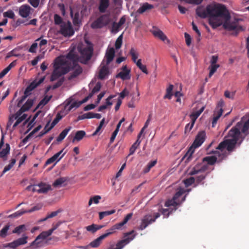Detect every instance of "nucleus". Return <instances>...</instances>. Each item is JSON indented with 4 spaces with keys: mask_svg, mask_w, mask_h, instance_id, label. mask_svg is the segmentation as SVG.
I'll use <instances>...</instances> for the list:
<instances>
[{
    "mask_svg": "<svg viewBox=\"0 0 249 249\" xmlns=\"http://www.w3.org/2000/svg\"><path fill=\"white\" fill-rule=\"evenodd\" d=\"M226 140L221 142L219 145L216 147V149L222 151L226 148H227Z\"/></svg>",
    "mask_w": 249,
    "mask_h": 249,
    "instance_id": "6e6d98bb",
    "label": "nucleus"
},
{
    "mask_svg": "<svg viewBox=\"0 0 249 249\" xmlns=\"http://www.w3.org/2000/svg\"><path fill=\"white\" fill-rule=\"evenodd\" d=\"M31 8L27 4L22 5L19 8V15L22 18H26L28 17L30 13Z\"/></svg>",
    "mask_w": 249,
    "mask_h": 249,
    "instance_id": "6ab92c4d",
    "label": "nucleus"
},
{
    "mask_svg": "<svg viewBox=\"0 0 249 249\" xmlns=\"http://www.w3.org/2000/svg\"><path fill=\"white\" fill-rule=\"evenodd\" d=\"M66 181V179L65 178H59L53 182V185L54 187H58L61 186Z\"/></svg>",
    "mask_w": 249,
    "mask_h": 249,
    "instance_id": "58836bf2",
    "label": "nucleus"
},
{
    "mask_svg": "<svg viewBox=\"0 0 249 249\" xmlns=\"http://www.w3.org/2000/svg\"><path fill=\"white\" fill-rule=\"evenodd\" d=\"M195 182V178L194 177H190L184 180V183L186 186H189Z\"/></svg>",
    "mask_w": 249,
    "mask_h": 249,
    "instance_id": "4d7b16f0",
    "label": "nucleus"
},
{
    "mask_svg": "<svg viewBox=\"0 0 249 249\" xmlns=\"http://www.w3.org/2000/svg\"><path fill=\"white\" fill-rule=\"evenodd\" d=\"M206 137V133L204 131H201L197 133L192 146L189 148L182 158L183 160H185L186 162H189L192 160L195 149L202 145L204 142Z\"/></svg>",
    "mask_w": 249,
    "mask_h": 249,
    "instance_id": "423d86ee",
    "label": "nucleus"
},
{
    "mask_svg": "<svg viewBox=\"0 0 249 249\" xmlns=\"http://www.w3.org/2000/svg\"><path fill=\"white\" fill-rule=\"evenodd\" d=\"M54 21L55 25H61L65 22L63 21L62 18L58 15L55 14L54 15Z\"/></svg>",
    "mask_w": 249,
    "mask_h": 249,
    "instance_id": "de8ad7c7",
    "label": "nucleus"
},
{
    "mask_svg": "<svg viewBox=\"0 0 249 249\" xmlns=\"http://www.w3.org/2000/svg\"><path fill=\"white\" fill-rule=\"evenodd\" d=\"M248 134H249V118L243 117L241 121L229 131L228 136L231 139L226 140L227 150L229 152L233 151L238 141L240 140L238 143L239 145Z\"/></svg>",
    "mask_w": 249,
    "mask_h": 249,
    "instance_id": "f257e3e1",
    "label": "nucleus"
},
{
    "mask_svg": "<svg viewBox=\"0 0 249 249\" xmlns=\"http://www.w3.org/2000/svg\"><path fill=\"white\" fill-rule=\"evenodd\" d=\"M150 32L155 37L158 38L163 41L167 40L168 43L169 42V40L167 39L166 35L158 27L153 26Z\"/></svg>",
    "mask_w": 249,
    "mask_h": 249,
    "instance_id": "dca6fc26",
    "label": "nucleus"
},
{
    "mask_svg": "<svg viewBox=\"0 0 249 249\" xmlns=\"http://www.w3.org/2000/svg\"><path fill=\"white\" fill-rule=\"evenodd\" d=\"M65 61L61 57H57L54 60V70L51 76V81L56 80L61 76L70 71L69 66H65Z\"/></svg>",
    "mask_w": 249,
    "mask_h": 249,
    "instance_id": "39448f33",
    "label": "nucleus"
},
{
    "mask_svg": "<svg viewBox=\"0 0 249 249\" xmlns=\"http://www.w3.org/2000/svg\"><path fill=\"white\" fill-rule=\"evenodd\" d=\"M222 114V111L220 110L219 111L214 112V116L213 117V121H212V127H214L215 124L217 123L218 120L219 119L220 116Z\"/></svg>",
    "mask_w": 249,
    "mask_h": 249,
    "instance_id": "e433bc0d",
    "label": "nucleus"
},
{
    "mask_svg": "<svg viewBox=\"0 0 249 249\" xmlns=\"http://www.w3.org/2000/svg\"><path fill=\"white\" fill-rule=\"evenodd\" d=\"M49 122H48L46 125L45 126L44 129L43 130H42L39 134L38 135V137H41L43 136L44 135L46 134L47 133H48L49 131H48V128L49 127Z\"/></svg>",
    "mask_w": 249,
    "mask_h": 249,
    "instance_id": "052dcab7",
    "label": "nucleus"
},
{
    "mask_svg": "<svg viewBox=\"0 0 249 249\" xmlns=\"http://www.w3.org/2000/svg\"><path fill=\"white\" fill-rule=\"evenodd\" d=\"M156 163H157V161L156 160H153V161H152L150 162H149L146 168H145L144 169V173L148 172L149 171V170H150V169L155 165Z\"/></svg>",
    "mask_w": 249,
    "mask_h": 249,
    "instance_id": "bf43d9fd",
    "label": "nucleus"
},
{
    "mask_svg": "<svg viewBox=\"0 0 249 249\" xmlns=\"http://www.w3.org/2000/svg\"><path fill=\"white\" fill-rule=\"evenodd\" d=\"M109 74V69L107 65L100 66L99 71L98 78L100 80H103L106 78Z\"/></svg>",
    "mask_w": 249,
    "mask_h": 249,
    "instance_id": "4be33fe9",
    "label": "nucleus"
},
{
    "mask_svg": "<svg viewBox=\"0 0 249 249\" xmlns=\"http://www.w3.org/2000/svg\"><path fill=\"white\" fill-rule=\"evenodd\" d=\"M116 229L115 228V226L114 225H113L111 228H110L109 229L107 230V232L102 234L103 236H105V238H106V237H108V236H109L110 235L113 234V233H114L116 231Z\"/></svg>",
    "mask_w": 249,
    "mask_h": 249,
    "instance_id": "3c124183",
    "label": "nucleus"
},
{
    "mask_svg": "<svg viewBox=\"0 0 249 249\" xmlns=\"http://www.w3.org/2000/svg\"><path fill=\"white\" fill-rule=\"evenodd\" d=\"M27 236L24 235L22 237L19 238L15 241H16L18 246H19L20 245L25 244L27 242Z\"/></svg>",
    "mask_w": 249,
    "mask_h": 249,
    "instance_id": "37998d69",
    "label": "nucleus"
},
{
    "mask_svg": "<svg viewBox=\"0 0 249 249\" xmlns=\"http://www.w3.org/2000/svg\"><path fill=\"white\" fill-rule=\"evenodd\" d=\"M184 36L187 45L188 46H190L191 43V37L188 34L185 33L184 34Z\"/></svg>",
    "mask_w": 249,
    "mask_h": 249,
    "instance_id": "774afa93",
    "label": "nucleus"
},
{
    "mask_svg": "<svg viewBox=\"0 0 249 249\" xmlns=\"http://www.w3.org/2000/svg\"><path fill=\"white\" fill-rule=\"evenodd\" d=\"M101 88V83L99 82H98L92 90L93 91V93H95L100 90Z\"/></svg>",
    "mask_w": 249,
    "mask_h": 249,
    "instance_id": "338daca9",
    "label": "nucleus"
},
{
    "mask_svg": "<svg viewBox=\"0 0 249 249\" xmlns=\"http://www.w3.org/2000/svg\"><path fill=\"white\" fill-rule=\"evenodd\" d=\"M62 212V210L61 209H59L56 211L53 212L51 213H48L45 218L40 219L39 220V222L45 221L49 218H51L53 217H55V216H57L58 213H60Z\"/></svg>",
    "mask_w": 249,
    "mask_h": 249,
    "instance_id": "c85d7f7f",
    "label": "nucleus"
},
{
    "mask_svg": "<svg viewBox=\"0 0 249 249\" xmlns=\"http://www.w3.org/2000/svg\"><path fill=\"white\" fill-rule=\"evenodd\" d=\"M16 51H17V49H14L13 50H12L11 51H10V52H9L7 54V55L5 57V59H7L11 57V56L18 57V56H20L21 55L20 54L17 53H16Z\"/></svg>",
    "mask_w": 249,
    "mask_h": 249,
    "instance_id": "603ef678",
    "label": "nucleus"
},
{
    "mask_svg": "<svg viewBox=\"0 0 249 249\" xmlns=\"http://www.w3.org/2000/svg\"><path fill=\"white\" fill-rule=\"evenodd\" d=\"M186 191V190L183 188H178L173 198L171 199H168L165 202V206L167 207L170 206L176 207L174 209V210L176 211L177 209V206L180 205L185 200L186 195L183 196L181 200H180L179 198L184 194Z\"/></svg>",
    "mask_w": 249,
    "mask_h": 249,
    "instance_id": "6e6552de",
    "label": "nucleus"
},
{
    "mask_svg": "<svg viewBox=\"0 0 249 249\" xmlns=\"http://www.w3.org/2000/svg\"><path fill=\"white\" fill-rule=\"evenodd\" d=\"M5 148L0 151V158H4L9 153L10 146L8 143H6Z\"/></svg>",
    "mask_w": 249,
    "mask_h": 249,
    "instance_id": "f704fd0d",
    "label": "nucleus"
},
{
    "mask_svg": "<svg viewBox=\"0 0 249 249\" xmlns=\"http://www.w3.org/2000/svg\"><path fill=\"white\" fill-rule=\"evenodd\" d=\"M10 228V225L7 224L0 230V236L2 238H5L7 235V232Z\"/></svg>",
    "mask_w": 249,
    "mask_h": 249,
    "instance_id": "ea45409f",
    "label": "nucleus"
},
{
    "mask_svg": "<svg viewBox=\"0 0 249 249\" xmlns=\"http://www.w3.org/2000/svg\"><path fill=\"white\" fill-rule=\"evenodd\" d=\"M110 20L108 15H102L91 23V28L93 29H101L107 25Z\"/></svg>",
    "mask_w": 249,
    "mask_h": 249,
    "instance_id": "9d476101",
    "label": "nucleus"
},
{
    "mask_svg": "<svg viewBox=\"0 0 249 249\" xmlns=\"http://www.w3.org/2000/svg\"><path fill=\"white\" fill-rule=\"evenodd\" d=\"M102 116L100 114L95 113L92 112H89L83 114L81 116H79V119L82 120L84 119H91V118H101Z\"/></svg>",
    "mask_w": 249,
    "mask_h": 249,
    "instance_id": "5701e85b",
    "label": "nucleus"
},
{
    "mask_svg": "<svg viewBox=\"0 0 249 249\" xmlns=\"http://www.w3.org/2000/svg\"><path fill=\"white\" fill-rule=\"evenodd\" d=\"M116 78H120L123 80H129L131 78L130 70L127 69V66L122 67L121 71L116 76Z\"/></svg>",
    "mask_w": 249,
    "mask_h": 249,
    "instance_id": "f3484780",
    "label": "nucleus"
},
{
    "mask_svg": "<svg viewBox=\"0 0 249 249\" xmlns=\"http://www.w3.org/2000/svg\"><path fill=\"white\" fill-rule=\"evenodd\" d=\"M224 105V102L222 100H220L217 105L216 110L215 111V112L217 111H220L221 110L223 111L222 107Z\"/></svg>",
    "mask_w": 249,
    "mask_h": 249,
    "instance_id": "e2e57ef3",
    "label": "nucleus"
},
{
    "mask_svg": "<svg viewBox=\"0 0 249 249\" xmlns=\"http://www.w3.org/2000/svg\"><path fill=\"white\" fill-rule=\"evenodd\" d=\"M16 159H12L11 161H10V163L8 165H6L4 168L0 176V177H2L6 172H7L8 171H9L13 167V166L14 165V164L16 163Z\"/></svg>",
    "mask_w": 249,
    "mask_h": 249,
    "instance_id": "2f4dec72",
    "label": "nucleus"
},
{
    "mask_svg": "<svg viewBox=\"0 0 249 249\" xmlns=\"http://www.w3.org/2000/svg\"><path fill=\"white\" fill-rule=\"evenodd\" d=\"M207 174H201L197 176L195 179L197 184H200L206 177Z\"/></svg>",
    "mask_w": 249,
    "mask_h": 249,
    "instance_id": "680f3d73",
    "label": "nucleus"
},
{
    "mask_svg": "<svg viewBox=\"0 0 249 249\" xmlns=\"http://www.w3.org/2000/svg\"><path fill=\"white\" fill-rule=\"evenodd\" d=\"M200 115V113H199L197 111L193 112L190 115V117L191 119V123L190 128H192L194 126V124L196 120V119L199 117Z\"/></svg>",
    "mask_w": 249,
    "mask_h": 249,
    "instance_id": "72a5a7b5",
    "label": "nucleus"
},
{
    "mask_svg": "<svg viewBox=\"0 0 249 249\" xmlns=\"http://www.w3.org/2000/svg\"><path fill=\"white\" fill-rule=\"evenodd\" d=\"M51 190V186L46 183L41 182L37 184L32 185V192H36L40 194H45Z\"/></svg>",
    "mask_w": 249,
    "mask_h": 249,
    "instance_id": "4468645a",
    "label": "nucleus"
},
{
    "mask_svg": "<svg viewBox=\"0 0 249 249\" xmlns=\"http://www.w3.org/2000/svg\"><path fill=\"white\" fill-rule=\"evenodd\" d=\"M86 134V132L84 130L77 131L72 140V142H74L75 141L79 142L81 141L85 136Z\"/></svg>",
    "mask_w": 249,
    "mask_h": 249,
    "instance_id": "a878e982",
    "label": "nucleus"
},
{
    "mask_svg": "<svg viewBox=\"0 0 249 249\" xmlns=\"http://www.w3.org/2000/svg\"><path fill=\"white\" fill-rule=\"evenodd\" d=\"M217 158L214 156H207L204 158L202 160V161L205 163L207 162V164L209 166V165H213L216 161Z\"/></svg>",
    "mask_w": 249,
    "mask_h": 249,
    "instance_id": "cd10ccee",
    "label": "nucleus"
},
{
    "mask_svg": "<svg viewBox=\"0 0 249 249\" xmlns=\"http://www.w3.org/2000/svg\"><path fill=\"white\" fill-rule=\"evenodd\" d=\"M71 16L72 18L73 23L74 25H78L81 22V21L79 19V13L78 12L75 13L73 15L72 11H71Z\"/></svg>",
    "mask_w": 249,
    "mask_h": 249,
    "instance_id": "7c9ffc66",
    "label": "nucleus"
},
{
    "mask_svg": "<svg viewBox=\"0 0 249 249\" xmlns=\"http://www.w3.org/2000/svg\"><path fill=\"white\" fill-rule=\"evenodd\" d=\"M105 239V236L103 235L100 236L99 237L94 240L93 241L90 243V244L87 246H81L80 248L82 249H88L89 248H98L102 243L103 239Z\"/></svg>",
    "mask_w": 249,
    "mask_h": 249,
    "instance_id": "a211bd4d",
    "label": "nucleus"
},
{
    "mask_svg": "<svg viewBox=\"0 0 249 249\" xmlns=\"http://www.w3.org/2000/svg\"><path fill=\"white\" fill-rule=\"evenodd\" d=\"M120 27L118 23L114 22L112 25V32L114 33L118 32Z\"/></svg>",
    "mask_w": 249,
    "mask_h": 249,
    "instance_id": "69168bd1",
    "label": "nucleus"
},
{
    "mask_svg": "<svg viewBox=\"0 0 249 249\" xmlns=\"http://www.w3.org/2000/svg\"><path fill=\"white\" fill-rule=\"evenodd\" d=\"M96 224H92L86 227V229L87 231L91 232V233H95L96 231H97L96 228Z\"/></svg>",
    "mask_w": 249,
    "mask_h": 249,
    "instance_id": "13d9d810",
    "label": "nucleus"
},
{
    "mask_svg": "<svg viewBox=\"0 0 249 249\" xmlns=\"http://www.w3.org/2000/svg\"><path fill=\"white\" fill-rule=\"evenodd\" d=\"M50 99V97H49L48 98L47 97H44L43 99H42L40 101V102L38 104L34 110H32V112L35 111V110L36 109V108L38 107H43V106H44L45 105H46L48 103Z\"/></svg>",
    "mask_w": 249,
    "mask_h": 249,
    "instance_id": "79ce46f5",
    "label": "nucleus"
},
{
    "mask_svg": "<svg viewBox=\"0 0 249 249\" xmlns=\"http://www.w3.org/2000/svg\"><path fill=\"white\" fill-rule=\"evenodd\" d=\"M134 231H131L129 232L124 233V239L118 241L114 248H110L109 249H122L123 248L127 245L131 241L135 238V235H132L131 237H129V235H132L134 233Z\"/></svg>",
    "mask_w": 249,
    "mask_h": 249,
    "instance_id": "ddd939ff",
    "label": "nucleus"
},
{
    "mask_svg": "<svg viewBox=\"0 0 249 249\" xmlns=\"http://www.w3.org/2000/svg\"><path fill=\"white\" fill-rule=\"evenodd\" d=\"M220 67L219 65H211L209 67L210 72L209 77H211L214 72L216 71L217 69Z\"/></svg>",
    "mask_w": 249,
    "mask_h": 249,
    "instance_id": "a18cd8bd",
    "label": "nucleus"
},
{
    "mask_svg": "<svg viewBox=\"0 0 249 249\" xmlns=\"http://www.w3.org/2000/svg\"><path fill=\"white\" fill-rule=\"evenodd\" d=\"M123 42V35H121L116 39L115 41V46L116 50L119 49L122 45Z\"/></svg>",
    "mask_w": 249,
    "mask_h": 249,
    "instance_id": "c03bdc74",
    "label": "nucleus"
},
{
    "mask_svg": "<svg viewBox=\"0 0 249 249\" xmlns=\"http://www.w3.org/2000/svg\"><path fill=\"white\" fill-rule=\"evenodd\" d=\"M209 23L213 29L221 25L223 20L231 18L230 14L226 6L220 3H212L207 5Z\"/></svg>",
    "mask_w": 249,
    "mask_h": 249,
    "instance_id": "20e7f679",
    "label": "nucleus"
},
{
    "mask_svg": "<svg viewBox=\"0 0 249 249\" xmlns=\"http://www.w3.org/2000/svg\"><path fill=\"white\" fill-rule=\"evenodd\" d=\"M208 169V165L203 161L196 165L190 171L189 174L191 176L200 173H204Z\"/></svg>",
    "mask_w": 249,
    "mask_h": 249,
    "instance_id": "2eb2a0df",
    "label": "nucleus"
},
{
    "mask_svg": "<svg viewBox=\"0 0 249 249\" xmlns=\"http://www.w3.org/2000/svg\"><path fill=\"white\" fill-rule=\"evenodd\" d=\"M115 50L113 47L107 49L105 55L107 65H108L113 60L115 56Z\"/></svg>",
    "mask_w": 249,
    "mask_h": 249,
    "instance_id": "412c9836",
    "label": "nucleus"
},
{
    "mask_svg": "<svg viewBox=\"0 0 249 249\" xmlns=\"http://www.w3.org/2000/svg\"><path fill=\"white\" fill-rule=\"evenodd\" d=\"M235 93L234 92H230L228 90H226L224 92V96L229 99H233L234 97Z\"/></svg>",
    "mask_w": 249,
    "mask_h": 249,
    "instance_id": "0e129e2a",
    "label": "nucleus"
},
{
    "mask_svg": "<svg viewBox=\"0 0 249 249\" xmlns=\"http://www.w3.org/2000/svg\"><path fill=\"white\" fill-rule=\"evenodd\" d=\"M174 86L172 84H170L166 89L165 94L163 96L164 99L170 100L173 95V90Z\"/></svg>",
    "mask_w": 249,
    "mask_h": 249,
    "instance_id": "bb28decb",
    "label": "nucleus"
},
{
    "mask_svg": "<svg viewBox=\"0 0 249 249\" xmlns=\"http://www.w3.org/2000/svg\"><path fill=\"white\" fill-rule=\"evenodd\" d=\"M26 230V226L25 225H20L16 227L14 229V230L12 231V232L13 233H17L18 234H19L24 232Z\"/></svg>",
    "mask_w": 249,
    "mask_h": 249,
    "instance_id": "473e14b6",
    "label": "nucleus"
},
{
    "mask_svg": "<svg viewBox=\"0 0 249 249\" xmlns=\"http://www.w3.org/2000/svg\"><path fill=\"white\" fill-rule=\"evenodd\" d=\"M61 223L62 222L59 221L56 224H53L52 228L47 231H43L38 235L35 241L32 242V249L42 247L44 244L45 239L50 236L53 231L55 230Z\"/></svg>",
    "mask_w": 249,
    "mask_h": 249,
    "instance_id": "0eeeda50",
    "label": "nucleus"
},
{
    "mask_svg": "<svg viewBox=\"0 0 249 249\" xmlns=\"http://www.w3.org/2000/svg\"><path fill=\"white\" fill-rule=\"evenodd\" d=\"M129 53L132 56V59L134 62H136V60L138 57V53H137L136 50L132 48L129 52Z\"/></svg>",
    "mask_w": 249,
    "mask_h": 249,
    "instance_id": "49530a36",
    "label": "nucleus"
},
{
    "mask_svg": "<svg viewBox=\"0 0 249 249\" xmlns=\"http://www.w3.org/2000/svg\"><path fill=\"white\" fill-rule=\"evenodd\" d=\"M98 1V10L101 13H105L109 6V0H99Z\"/></svg>",
    "mask_w": 249,
    "mask_h": 249,
    "instance_id": "aec40b11",
    "label": "nucleus"
},
{
    "mask_svg": "<svg viewBox=\"0 0 249 249\" xmlns=\"http://www.w3.org/2000/svg\"><path fill=\"white\" fill-rule=\"evenodd\" d=\"M101 199V197L100 196H95L92 197H91L89 201V205H91L93 202L95 204H98L99 202V200Z\"/></svg>",
    "mask_w": 249,
    "mask_h": 249,
    "instance_id": "09e8293b",
    "label": "nucleus"
},
{
    "mask_svg": "<svg viewBox=\"0 0 249 249\" xmlns=\"http://www.w3.org/2000/svg\"><path fill=\"white\" fill-rule=\"evenodd\" d=\"M61 119V117L57 115L52 122L50 127L48 128L49 130H48V131H50L58 123Z\"/></svg>",
    "mask_w": 249,
    "mask_h": 249,
    "instance_id": "8fccbe9b",
    "label": "nucleus"
},
{
    "mask_svg": "<svg viewBox=\"0 0 249 249\" xmlns=\"http://www.w3.org/2000/svg\"><path fill=\"white\" fill-rule=\"evenodd\" d=\"M44 112L42 111L39 110L36 113V114L34 115V117L32 118V124L34 123L35 120L36 119V118H37L39 116L38 119H41L42 117L44 116Z\"/></svg>",
    "mask_w": 249,
    "mask_h": 249,
    "instance_id": "5fc2aeb1",
    "label": "nucleus"
},
{
    "mask_svg": "<svg viewBox=\"0 0 249 249\" xmlns=\"http://www.w3.org/2000/svg\"><path fill=\"white\" fill-rule=\"evenodd\" d=\"M78 49L81 54L80 57L75 53L73 51H70L67 55V58L72 61V66H69L70 71L73 70L69 77L68 79L69 80L76 77L82 72V68L78 65L77 62H80L86 64L91 59L92 55L93 49L91 47H86Z\"/></svg>",
    "mask_w": 249,
    "mask_h": 249,
    "instance_id": "f03ea898",
    "label": "nucleus"
},
{
    "mask_svg": "<svg viewBox=\"0 0 249 249\" xmlns=\"http://www.w3.org/2000/svg\"><path fill=\"white\" fill-rule=\"evenodd\" d=\"M154 8V6L149 4L147 2L144 3L138 10L137 12L140 14H142Z\"/></svg>",
    "mask_w": 249,
    "mask_h": 249,
    "instance_id": "393cba45",
    "label": "nucleus"
},
{
    "mask_svg": "<svg viewBox=\"0 0 249 249\" xmlns=\"http://www.w3.org/2000/svg\"><path fill=\"white\" fill-rule=\"evenodd\" d=\"M31 95V83H29L28 85L24 91L23 95L16 100L17 104L15 105H10L9 110L11 113L15 112L18 108L19 110L15 114L9 117L7 124V127L10 126L15 120L24 112L28 111L31 108V98L28 97Z\"/></svg>",
    "mask_w": 249,
    "mask_h": 249,
    "instance_id": "7ed1b4c3",
    "label": "nucleus"
},
{
    "mask_svg": "<svg viewBox=\"0 0 249 249\" xmlns=\"http://www.w3.org/2000/svg\"><path fill=\"white\" fill-rule=\"evenodd\" d=\"M15 16L14 12L11 10H8L3 13V17L5 18L13 19L14 18Z\"/></svg>",
    "mask_w": 249,
    "mask_h": 249,
    "instance_id": "864d4df0",
    "label": "nucleus"
},
{
    "mask_svg": "<svg viewBox=\"0 0 249 249\" xmlns=\"http://www.w3.org/2000/svg\"><path fill=\"white\" fill-rule=\"evenodd\" d=\"M27 116V115L26 114H23L21 116L18 117L16 119V122L13 125V129H15L22 121L26 118Z\"/></svg>",
    "mask_w": 249,
    "mask_h": 249,
    "instance_id": "a19ab883",
    "label": "nucleus"
},
{
    "mask_svg": "<svg viewBox=\"0 0 249 249\" xmlns=\"http://www.w3.org/2000/svg\"><path fill=\"white\" fill-rule=\"evenodd\" d=\"M115 210H112L111 211L101 212L99 213V218L100 220H102L105 216L112 214L115 213Z\"/></svg>",
    "mask_w": 249,
    "mask_h": 249,
    "instance_id": "c9c22d12",
    "label": "nucleus"
},
{
    "mask_svg": "<svg viewBox=\"0 0 249 249\" xmlns=\"http://www.w3.org/2000/svg\"><path fill=\"white\" fill-rule=\"evenodd\" d=\"M196 15L201 18H208V13H207V6L206 9L201 6L198 7L196 9Z\"/></svg>",
    "mask_w": 249,
    "mask_h": 249,
    "instance_id": "b1692460",
    "label": "nucleus"
},
{
    "mask_svg": "<svg viewBox=\"0 0 249 249\" xmlns=\"http://www.w3.org/2000/svg\"><path fill=\"white\" fill-rule=\"evenodd\" d=\"M160 214L159 213H156L152 214H146L142 220L141 225L139 226V230H143L145 229L149 224L154 222L156 219L160 216Z\"/></svg>",
    "mask_w": 249,
    "mask_h": 249,
    "instance_id": "9b49d317",
    "label": "nucleus"
},
{
    "mask_svg": "<svg viewBox=\"0 0 249 249\" xmlns=\"http://www.w3.org/2000/svg\"><path fill=\"white\" fill-rule=\"evenodd\" d=\"M26 212H29V213L31 212V209L29 210L28 211H23L22 210H19V211L15 212V213H14L12 214H10L9 216V217H10V218H17V217L20 216L23 213H24Z\"/></svg>",
    "mask_w": 249,
    "mask_h": 249,
    "instance_id": "4c0bfd02",
    "label": "nucleus"
},
{
    "mask_svg": "<svg viewBox=\"0 0 249 249\" xmlns=\"http://www.w3.org/2000/svg\"><path fill=\"white\" fill-rule=\"evenodd\" d=\"M58 32L65 37H70L73 35L74 31L71 22L67 21L60 25Z\"/></svg>",
    "mask_w": 249,
    "mask_h": 249,
    "instance_id": "f8f14e48",
    "label": "nucleus"
},
{
    "mask_svg": "<svg viewBox=\"0 0 249 249\" xmlns=\"http://www.w3.org/2000/svg\"><path fill=\"white\" fill-rule=\"evenodd\" d=\"M71 129V126H69L63 130L56 139L57 142H61L66 137L69 132Z\"/></svg>",
    "mask_w": 249,
    "mask_h": 249,
    "instance_id": "c756f323",
    "label": "nucleus"
},
{
    "mask_svg": "<svg viewBox=\"0 0 249 249\" xmlns=\"http://www.w3.org/2000/svg\"><path fill=\"white\" fill-rule=\"evenodd\" d=\"M239 20L237 18L234 19L232 21H230V19L223 20L222 25L225 30L232 31V34L234 36H237L240 32L243 30L242 26L239 24Z\"/></svg>",
    "mask_w": 249,
    "mask_h": 249,
    "instance_id": "1a4fd4ad",
    "label": "nucleus"
}]
</instances>
